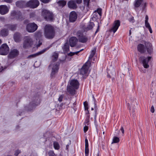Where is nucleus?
<instances>
[{
    "instance_id": "1",
    "label": "nucleus",
    "mask_w": 156,
    "mask_h": 156,
    "mask_svg": "<svg viewBox=\"0 0 156 156\" xmlns=\"http://www.w3.org/2000/svg\"><path fill=\"white\" fill-rule=\"evenodd\" d=\"M144 44L145 47L144 46V45L142 44H139L137 46L138 51L140 53H144L146 51V50H147L148 53L150 54L152 50L151 43L145 41Z\"/></svg>"
},
{
    "instance_id": "2",
    "label": "nucleus",
    "mask_w": 156,
    "mask_h": 156,
    "mask_svg": "<svg viewBox=\"0 0 156 156\" xmlns=\"http://www.w3.org/2000/svg\"><path fill=\"white\" fill-rule=\"evenodd\" d=\"M55 35V31L53 27L50 25H46L44 28V36L48 39H52Z\"/></svg>"
},
{
    "instance_id": "3",
    "label": "nucleus",
    "mask_w": 156,
    "mask_h": 156,
    "mask_svg": "<svg viewBox=\"0 0 156 156\" xmlns=\"http://www.w3.org/2000/svg\"><path fill=\"white\" fill-rule=\"evenodd\" d=\"M34 44L33 39L30 36H25L24 38L23 47L27 48L32 46Z\"/></svg>"
},
{
    "instance_id": "4",
    "label": "nucleus",
    "mask_w": 156,
    "mask_h": 156,
    "mask_svg": "<svg viewBox=\"0 0 156 156\" xmlns=\"http://www.w3.org/2000/svg\"><path fill=\"white\" fill-rule=\"evenodd\" d=\"M151 59V56L146 57L144 56H141L139 58V60L143 64L144 67L145 68L147 69L149 67L148 62Z\"/></svg>"
},
{
    "instance_id": "5",
    "label": "nucleus",
    "mask_w": 156,
    "mask_h": 156,
    "mask_svg": "<svg viewBox=\"0 0 156 156\" xmlns=\"http://www.w3.org/2000/svg\"><path fill=\"white\" fill-rule=\"evenodd\" d=\"M42 15L47 21H51L53 18L52 12L47 9H43L41 13Z\"/></svg>"
},
{
    "instance_id": "6",
    "label": "nucleus",
    "mask_w": 156,
    "mask_h": 156,
    "mask_svg": "<svg viewBox=\"0 0 156 156\" xmlns=\"http://www.w3.org/2000/svg\"><path fill=\"white\" fill-rule=\"evenodd\" d=\"M76 35L78 37L79 41L80 42L85 43L88 40L87 37L84 35L83 32L82 31H78L76 33Z\"/></svg>"
},
{
    "instance_id": "7",
    "label": "nucleus",
    "mask_w": 156,
    "mask_h": 156,
    "mask_svg": "<svg viewBox=\"0 0 156 156\" xmlns=\"http://www.w3.org/2000/svg\"><path fill=\"white\" fill-rule=\"evenodd\" d=\"M52 67V71L51 74V76L53 77L55 76L58 70L59 67V62L55 63L52 62L49 66Z\"/></svg>"
},
{
    "instance_id": "8",
    "label": "nucleus",
    "mask_w": 156,
    "mask_h": 156,
    "mask_svg": "<svg viewBox=\"0 0 156 156\" xmlns=\"http://www.w3.org/2000/svg\"><path fill=\"white\" fill-rule=\"evenodd\" d=\"M39 4V2L37 0H30L26 3V7L34 9L37 7Z\"/></svg>"
},
{
    "instance_id": "9",
    "label": "nucleus",
    "mask_w": 156,
    "mask_h": 156,
    "mask_svg": "<svg viewBox=\"0 0 156 156\" xmlns=\"http://www.w3.org/2000/svg\"><path fill=\"white\" fill-rule=\"evenodd\" d=\"M90 64V62L88 61H87L80 69V74L83 75L87 74Z\"/></svg>"
},
{
    "instance_id": "10",
    "label": "nucleus",
    "mask_w": 156,
    "mask_h": 156,
    "mask_svg": "<svg viewBox=\"0 0 156 156\" xmlns=\"http://www.w3.org/2000/svg\"><path fill=\"white\" fill-rule=\"evenodd\" d=\"M9 48L6 44H2L0 47V54L2 55H7L9 51Z\"/></svg>"
},
{
    "instance_id": "11",
    "label": "nucleus",
    "mask_w": 156,
    "mask_h": 156,
    "mask_svg": "<svg viewBox=\"0 0 156 156\" xmlns=\"http://www.w3.org/2000/svg\"><path fill=\"white\" fill-rule=\"evenodd\" d=\"M38 26L34 23L28 24L26 27L27 30L29 32L32 33L37 29Z\"/></svg>"
},
{
    "instance_id": "12",
    "label": "nucleus",
    "mask_w": 156,
    "mask_h": 156,
    "mask_svg": "<svg viewBox=\"0 0 156 156\" xmlns=\"http://www.w3.org/2000/svg\"><path fill=\"white\" fill-rule=\"evenodd\" d=\"M42 32L41 31L36 32L34 35V37L37 41L38 40V44H36V46L38 47L42 44V39L41 38L42 35Z\"/></svg>"
},
{
    "instance_id": "13",
    "label": "nucleus",
    "mask_w": 156,
    "mask_h": 156,
    "mask_svg": "<svg viewBox=\"0 0 156 156\" xmlns=\"http://www.w3.org/2000/svg\"><path fill=\"white\" fill-rule=\"evenodd\" d=\"M40 103V99L38 97H36L34 101L30 103L29 107L32 108H29L28 109V111H30L32 110L34 108L38 105Z\"/></svg>"
},
{
    "instance_id": "14",
    "label": "nucleus",
    "mask_w": 156,
    "mask_h": 156,
    "mask_svg": "<svg viewBox=\"0 0 156 156\" xmlns=\"http://www.w3.org/2000/svg\"><path fill=\"white\" fill-rule=\"evenodd\" d=\"M120 25V22L119 20H117L115 21L112 24V27L111 28L110 31L113 32L114 33H115L118 29Z\"/></svg>"
},
{
    "instance_id": "15",
    "label": "nucleus",
    "mask_w": 156,
    "mask_h": 156,
    "mask_svg": "<svg viewBox=\"0 0 156 156\" xmlns=\"http://www.w3.org/2000/svg\"><path fill=\"white\" fill-rule=\"evenodd\" d=\"M120 25V22L119 20H117L115 21L112 24V27L111 28L110 31L113 32L114 33H115L118 29Z\"/></svg>"
},
{
    "instance_id": "16",
    "label": "nucleus",
    "mask_w": 156,
    "mask_h": 156,
    "mask_svg": "<svg viewBox=\"0 0 156 156\" xmlns=\"http://www.w3.org/2000/svg\"><path fill=\"white\" fill-rule=\"evenodd\" d=\"M19 54V51L16 49H11L9 55L8 57L10 58H13L17 56Z\"/></svg>"
},
{
    "instance_id": "17",
    "label": "nucleus",
    "mask_w": 156,
    "mask_h": 156,
    "mask_svg": "<svg viewBox=\"0 0 156 156\" xmlns=\"http://www.w3.org/2000/svg\"><path fill=\"white\" fill-rule=\"evenodd\" d=\"M77 89L72 87V86L67 85V91L71 95H74L76 94V90Z\"/></svg>"
},
{
    "instance_id": "18",
    "label": "nucleus",
    "mask_w": 156,
    "mask_h": 156,
    "mask_svg": "<svg viewBox=\"0 0 156 156\" xmlns=\"http://www.w3.org/2000/svg\"><path fill=\"white\" fill-rule=\"evenodd\" d=\"M77 18V15L76 13L74 11L71 12L69 15V21L71 22H75Z\"/></svg>"
},
{
    "instance_id": "19",
    "label": "nucleus",
    "mask_w": 156,
    "mask_h": 156,
    "mask_svg": "<svg viewBox=\"0 0 156 156\" xmlns=\"http://www.w3.org/2000/svg\"><path fill=\"white\" fill-rule=\"evenodd\" d=\"M69 86H72V87H74L76 89H78L79 87V83L77 80H73L70 82Z\"/></svg>"
},
{
    "instance_id": "20",
    "label": "nucleus",
    "mask_w": 156,
    "mask_h": 156,
    "mask_svg": "<svg viewBox=\"0 0 156 156\" xmlns=\"http://www.w3.org/2000/svg\"><path fill=\"white\" fill-rule=\"evenodd\" d=\"M67 5L68 7L72 9H75L77 7L75 2L72 0L69 1L68 2Z\"/></svg>"
},
{
    "instance_id": "21",
    "label": "nucleus",
    "mask_w": 156,
    "mask_h": 156,
    "mask_svg": "<svg viewBox=\"0 0 156 156\" xmlns=\"http://www.w3.org/2000/svg\"><path fill=\"white\" fill-rule=\"evenodd\" d=\"M9 9L5 5H0V13L2 15H5L9 12Z\"/></svg>"
},
{
    "instance_id": "22",
    "label": "nucleus",
    "mask_w": 156,
    "mask_h": 156,
    "mask_svg": "<svg viewBox=\"0 0 156 156\" xmlns=\"http://www.w3.org/2000/svg\"><path fill=\"white\" fill-rule=\"evenodd\" d=\"M48 49L45 48L44 49H43L42 50L33 54L31 55H29L27 57V58H34L39 55H40L44 52L47 50Z\"/></svg>"
},
{
    "instance_id": "23",
    "label": "nucleus",
    "mask_w": 156,
    "mask_h": 156,
    "mask_svg": "<svg viewBox=\"0 0 156 156\" xmlns=\"http://www.w3.org/2000/svg\"><path fill=\"white\" fill-rule=\"evenodd\" d=\"M78 41L77 38L74 37H71L69 40L70 45L71 47L74 46L76 44Z\"/></svg>"
},
{
    "instance_id": "24",
    "label": "nucleus",
    "mask_w": 156,
    "mask_h": 156,
    "mask_svg": "<svg viewBox=\"0 0 156 156\" xmlns=\"http://www.w3.org/2000/svg\"><path fill=\"white\" fill-rule=\"evenodd\" d=\"M145 24L146 27L149 30L150 32L151 33H152V30L151 28L150 25V24L148 22V17L147 15L145 16Z\"/></svg>"
},
{
    "instance_id": "25",
    "label": "nucleus",
    "mask_w": 156,
    "mask_h": 156,
    "mask_svg": "<svg viewBox=\"0 0 156 156\" xmlns=\"http://www.w3.org/2000/svg\"><path fill=\"white\" fill-rule=\"evenodd\" d=\"M22 35L19 33H16L14 35V39L15 41L17 42L20 41L22 39Z\"/></svg>"
},
{
    "instance_id": "26",
    "label": "nucleus",
    "mask_w": 156,
    "mask_h": 156,
    "mask_svg": "<svg viewBox=\"0 0 156 156\" xmlns=\"http://www.w3.org/2000/svg\"><path fill=\"white\" fill-rule=\"evenodd\" d=\"M26 2L23 1H19L16 2V6L20 8H23L26 7Z\"/></svg>"
},
{
    "instance_id": "27",
    "label": "nucleus",
    "mask_w": 156,
    "mask_h": 156,
    "mask_svg": "<svg viewBox=\"0 0 156 156\" xmlns=\"http://www.w3.org/2000/svg\"><path fill=\"white\" fill-rule=\"evenodd\" d=\"M85 156H88L89 154L88 143L87 138L85 139Z\"/></svg>"
},
{
    "instance_id": "28",
    "label": "nucleus",
    "mask_w": 156,
    "mask_h": 156,
    "mask_svg": "<svg viewBox=\"0 0 156 156\" xmlns=\"http://www.w3.org/2000/svg\"><path fill=\"white\" fill-rule=\"evenodd\" d=\"M94 25L93 22H90L87 27H85L83 28L84 32H87V31L90 30L92 29Z\"/></svg>"
},
{
    "instance_id": "29",
    "label": "nucleus",
    "mask_w": 156,
    "mask_h": 156,
    "mask_svg": "<svg viewBox=\"0 0 156 156\" xmlns=\"http://www.w3.org/2000/svg\"><path fill=\"white\" fill-rule=\"evenodd\" d=\"M143 0H135L134 2V5L135 8L139 7L143 2Z\"/></svg>"
},
{
    "instance_id": "30",
    "label": "nucleus",
    "mask_w": 156,
    "mask_h": 156,
    "mask_svg": "<svg viewBox=\"0 0 156 156\" xmlns=\"http://www.w3.org/2000/svg\"><path fill=\"white\" fill-rule=\"evenodd\" d=\"M5 27L9 30L13 31L16 29V24H7L5 26Z\"/></svg>"
},
{
    "instance_id": "31",
    "label": "nucleus",
    "mask_w": 156,
    "mask_h": 156,
    "mask_svg": "<svg viewBox=\"0 0 156 156\" xmlns=\"http://www.w3.org/2000/svg\"><path fill=\"white\" fill-rule=\"evenodd\" d=\"M20 14V11H12L11 13V19H16V15H19Z\"/></svg>"
},
{
    "instance_id": "32",
    "label": "nucleus",
    "mask_w": 156,
    "mask_h": 156,
    "mask_svg": "<svg viewBox=\"0 0 156 156\" xmlns=\"http://www.w3.org/2000/svg\"><path fill=\"white\" fill-rule=\"evenodd\" d=\"M62 49L64 51L66 52H68L69 51V45L67 41L65 44L62 48Z\"/></svg>"
},
{
    "instance_id": "33",
    "label": "nucleus",
    "mask_w": 156,
    "mask_h": 156,
    "mask_svg": "<svg viewBox=\"0 0 156 156\" xmlns=\"http://www.w3.org/2000/svg\"><path fill=\"white\" fill-rule=\"evenodd\" d=\"M136 103V101L133 100V101L130 102V106L129 108V110H132L133 112H135V104Z\"/></svg>"
},
{
    "instance_id": "34",
    "label": "nucleus",
    "mask_w": 156,
    "mask_h": 156,
    "mask_svg": "<svg viewBox=\"0 0 156 156\" xmlns=\"http://www.w3.org/2000/svg\"><path fill=\"white\" fill-rule=\"evenodd\" d=\"M66 2L64 0H59L58 2V4L59 6L64 7L66 4Z\"/></svg>"
},
{
    "instance_id": "35",
    "label": "nucleus",
    "mask_w": 156,
    "mask_h": 156,
    "mask_svg": "<svg viewBox=\"0 0 156 156\" xmlns=\"http://www.w3.org/2000/svg\"><path fill=\"white\" fill-rule=\"evenodd\" d=\"M8 30L7 29H4L1 30V35L3 36H6L8 34Z\"/></svg>"
},
{
    "instance_id": "36",
    "label": "nucleus",
    "mask_w": 156,
    "mask_h": 156,
    "mask_svg": "<svg viewBox=\"0 0 156 156\" xmlns=\"http://www.w3.org/2000/svg\"><path fill=\"white\" fill-rule=\"evenodd\" d=\"M58 53L55 52L53 54L52 57V61L54 63L55 61H56L58 58Z\"/></svg>"
},
{
    "instance_id": "37",
    "label": "nucleus",
    "mask_w": 156,
    "mask_h": 156,
    "mask_svg": "<svg viewBox=\"0 0 156 156\" xmlns=\"http://www.w3.org/2000/svg\"><path fill=\"white\" fill-rule=\"evenodd\" d=\"M96 50V49L94 48V49L93 50L91 51V53H90V54L89 56V59L90 60L94 56V55L95 53Z\"/></svg>"
},
{
    "instance_id": "38",
    "label": "nucleus",
    "mask_w": 156,
    "mask_h": 156,
    "mask_svg": "<svg viewBox=\"0 0 156 156\" xmlns=\"http://www.w3.org/2000/svg\"><path fill=\"white\" fill-rule=\"evenodd\" d=\"M54 147L55 149L58 150L60 148V146L59 144L57 142H54L53 143Z\"/></svg>"
},
{
    "instance_id": "39",
    "label": "nucleus",
    "mask_w": 156,
    "mask_h": 156,
    "mask_svg": "<svg viewBox=\"0 0 156 156\" xmlns=\"http://www.w3.org/2000/svg\"><path fill=\"white\" fill-rule=\"evenodd\" d=\"M83 50V49H82L78 51H77L76 52H71L69 53L68 54V55L69 56H72L73 55H74L75 54L76 55L77 54L79 53L80 51H82Z\"/></svg>"
},
{
    "instance_id": "40",
    "label": "nucleus",
    "mask_w": 156,
    "mask_h": 156,
    "mask_svg": "<svg viewBox=\"0 0 156 156\" xmlns=\"http://www.w3.org/2000/svg\"><path fill=\"white\" fill-rule=\"evenodd\" d=\"M119 141V138L116 136H114L113 138L112 142V144L118 143Z\"/></svg>"
},
{
    "instance_id": "41",
    "label": "nucleus",
    "mask_w": 156,
    "mask_h": 156,
    "mask_svg": "<svg viewBox=\"0 0 156 156\" xmlns=\"http://www.w3.org/2000/svg\"><path fill=\"white\" fill-rule=\"evenodd\" d=\"M90 115H87V116L86 118L84 123L85 124V125H88V123L89 121V119H90Z\"/></svg>"
},
{
    "instance_id": "42",
    "label": "nucleus",
    "mask_w": 156,
    "mask_h": 156,
    "mask_svg": "<svg viewBox=\"0 0 156 156\" xmlns=\"http://www.w3.org/2000/svg\"><path fill=\"white\" fill-rule=\"evenodd\" d=\"M90 0H83L84 4L85 6L88 7Z\"/></svg>"
},
{
    "instance_id": "43",
    "label": "nucleus",
    "mask_w": 156,
    "mask_h": 156,
    "mask_svg": "<svg viewBox=\"0 0 156 156\" xmlns=\"http://www.w3.org/2000/svg\"><path fill=\"white\" fill-rule=\"evenodd\" d=\"M83 105L85 110H87L88 109V106L87 103L86 101L83 102Z\"/></svg>"
},
{
    "instance_id": "44",
    "label": "nucleus",
    "mask_w": 156,
    "mask_h": 156,
    "mask_svg": "<svg viewBox=\"0 0 156 156\" xmlns=\"http://www.w3.org/2000/svg\"><path fill=\"white\" fill-rule=\"evenodd\" d=\"M48 154L49 156H55V154L52 151H48Z\"/></svg>"
},
{
    "instance_id": "45",
    "label": "nucleus",
    "mask_w": 156,
    "mask_h": 156,
    "mask_svg": "<svg viewBox=\"0 0 156 156\" xmlns=\"http://www.w3.org/2000/svg\"><path fill=\"white\" fill-rule=\"evenodd\" d=\"M128 20L129 22L132 23H133L135 22L134 17L132 16H131L129 18Z\"/></svg>"
},
{
    "instance_id": "46",
    "label": "nucleus",
    "mask_w": 156,
    "mask_h": 156,
    "mask_svg": "<svg viewBox=\"0 0 156 156\" xmlns=\"http://www.w3.org/2000/svg\"><path fill=\"white\" fill-rule=\"evenodd\" d=\"M95 12H97L98 13L100 16H101V9H97L96 11H95Z\"/></svg>"
},
{
    "instance_id": "47",
    "label": "nucleus",
    "mask_w": 156,
    "mask_h": 156,
    "mask_svg": "<svg viewBox=\"0 0 156 156\" xmlns=\"http://www.w3.org/2000/svg\"><path fill=\"white\" fill-rule=\"evenodd\" d=\"M21 16H22L21 13L20 12V14L19 15H16V19L18 20H20V19L21 18Z\"/></svg>"
},
{
    "instance_id": "48",
    "label": "nucleus",
    "mask_w": 156,
    "mask_h": 156,
    "mask_svg": "<svg viewBox=\"0 0 156 156\" xmlns=\"http://www.w3.org/2000/svg\"><path fill=\"white\" fill-rule=\"evenodd\" d=\"M147 3L146 2H144L142 4V9L144 10L147 6Z\"/></svg>"
},
{
    "instance_id": "49",
    "label": "nucleus",
    "mask_w": 156,
    "mask_h": 156,
    "mask_svg": "<svg viewBox=\"0 0 156 156\" xmlns=\"http://www.w3.org/2000/svg\"><path fill=\"white\" fill-rule=\"evenodd\" d=\"M63 97L64 96L62 95H60L58 99V101H59V102L62 101L63 98Z\"/></svg>"
},
{
    "instance_id": "50",
    "label": "nucleus",
    "mask_w": 156,
    "mask_h": 156,
    "mask_svg": "<svg viewBox=\"0 0 156 156\" xmlns=\"http://www.w3.org/2000/svg\"><path fill=\"white\" fill-rule=\"evenodd\" d=\"M20 152L21 151L20 150H17L16 151L14 155L16 156H17Z\"/></svg>"
},
{
    "instance_id": "51",
    "label": "nucleus",
    "mask_w": 156,
    "mask_h": 156,
    "mask_svg": "<svg viewBox=\"0 0 156 156\" xmlns=\"http://www.w3.org/2000/svg\"><path fill=\"white\" fill-rule=\"evenodd\" d=\"M41 2L44 3H47L50 2V0H40Z\"/></svg>"
},
{
    "instance_id": "52",
    "label": "nucleus",
    "mask_w": 156,
    "mask_h": 156,
    "mask_svg": "<svg viewBox=\"0 0 156 156\" xmlns=\"http://www.w3.org/2000/svg\"><path fill=\"white\" fill-rule=\"evenodd\" d=\"M96 119V112L95 115L94 117V121L95 125L96 126H97V123Z\"/></svg>"
},
{
    "instance_id": "53",
    "label": "nucleus",
    "mask_w": 156,
    "mask_h": 156,
    "mask_svg": "<svg viewBox=\"0 0 156 156\" xmlns=\"http://www.w3.org/2000/svg\"><path fill=\"white\" fill-rule=\"evenodd\" d=\"M88 127L87 126H85L84 127V129H83V130H84V132L85 133L88 130Z\"/></svg>"
},
{
    "instance_id": "54",
    "label": "nucleus",
    "mask_w": 156,
    "mask_h": 156,
    "mask_svg": "<svg viewBox=\"0 0 156 156\" xmlns=\"http://www.w3.org/2000/svg\"><path fill=\"white\" fill-rule=\"evenodd\" d=\"M151 111L152 113H154V108L153 106H152L151 108Z\"/></svg>"
},
{
    "instance_id": "55",
    "label": "nucleus",
    "mask_w": 156,
    "mask_h": 156,
    "mask_svg": "<svg viewBox=\"0 0 156 156\" xmlns=\"http://www.w3.org/2000/svg\"><path fill=\"white\" fill-rule=\"evenodd\" d=\"M77 4H80L82 2V0H74Z\"/></svg>"
},
{
    "instance_id": "56",
    "label": "nucleus",
    "mask_w": 156,
    "mask_h": 156,
    "mask_svg": "<svg viewBox=\"0 0 156 156\" xmlns=\"http://www.w3.org/2000/svg\"><path fill=\"white\" fill-rule=\"evenodd\" d=\"M5 2L8 3H10L12 2V0H4Z\"/></svg>"
},
{
    "instance_id": "57",
    "label": "nucleus",
    "mask_w": 156,
    "mask_h": 156,
    "mask_svg": "<svg viewBox=\"0 0 156 156\" xmlns=\"http://www.w3.org/2000/svg\"><path fill=\"white\" fill-rule=\"evenodd\" d=\"M120 130L121 131L122 134H124V129L122 127H121Z\"/></svg>"
},
{
    "instance_id": "58",
    "label": "nucleus",
    "mask_w": 156,
    "mask_h": 156,
    "mask_svg": "<svg viewBox=\"0 0 156 156\" xmlns=\"http://www.w3.org/2000/svg\"><path fill=\"white\" fill-rule=\"evenodd\" d=\"M59 61L61 63H64L66 61V58H65L63 60L59 59Z\"/></svg>"
},
{
    "instance_id": "59",
    "label": "nucleus",
    "mask_w": 156,
    "mask_h": 156,
    "mask_svg": "<svg viewBox=\"0 0 156 156\" xmlns=\"http://www.w3.org/2000/svg\"><path fill=\"white\" fill-rule=\"evenodd\" d=\"M34 15V13L33 12L31 13L30 14V17H33Z\"/></svg>"
},
{
    "instance_id": "60",
    "label": "nucleus",
    "mask_w": 156,
    "mask_h": 156,
    "mask_svg": "<svg viewBox=\"0 0 156 156\" xmlns=\"http://www.w3.org/2000/svg\"><path fill=\"white\" fill-rule=\"evenodd\" d=\"M99 26H98L97 29V30L95 32V34H96L99 31Z\"/></svg>"
},
{
    "instance_id": "61",
    "label": "nucleus",
    "mask_w": 156,
    "mask_h": 156,
    "mask_svg": "<svg viewBox=\"0 0 156 156\" xmlns=\"http://www.w3.org/2000/svg\"><path fill=\"white\" fill-rule=\"evenodd\" d=\"M105 133V131H103V136L102 135V137H103L104 138H105V135H104Z\"/></svg>"
},
{
    "instance_id": "62",
    "label": "nucleus",
    "mask_w": 156,
    "mask_h": 156,
    "mask_svg": "<svg viewBox=\"0 0 156 156\" xmlns=\"http://www.w3.org/2000/svg\"><path fill=\"white\" fill-rule=\"evenodd\" d=\"M86 110L87 111V112H86V114H87V115H89V111L88 110Z\"/></svg>"
},
{
    "instance_id": "63",
    "label": "nucleus",
    "mask_w": 156,
    "mask_h": 156,
    "mask_svg": "<svg viewBox=\"0 0 156 156\" xmlns=\"http://www.w3.org/2000/svg\"><path fill=\"white\" fill-rule=\"evenodd\" d=\"M68 147H69V145H66V148L67 149H68Z\"/></svg>"
},
{
    "instance_id": "64",
    "label": "nucleus",
    "mask_w": 156,
    "mask_h": 156,
    "mask_svg": "<svg viewBox=\"0 0 156 156\" xmlns=\"http://www.w3.org/2000/svg\"><path fill=\"white\" fill-rule=\"evenodd\" d=\"M131 34V30H129V35H130Z\"/></svg>"
}]
</instances>
